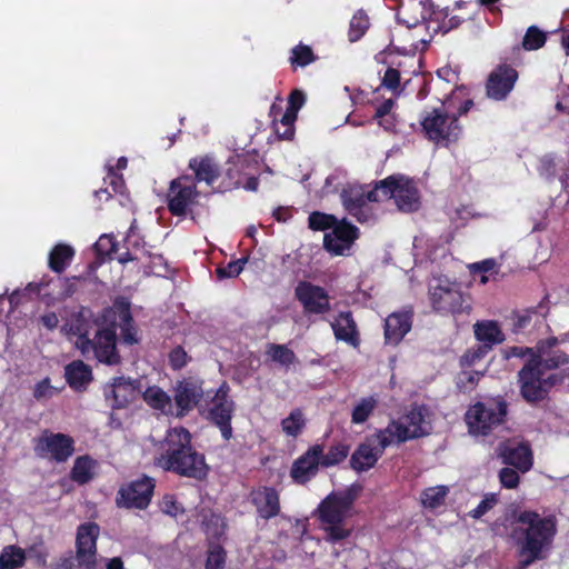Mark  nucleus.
Wrapping results in <instances>:
<instances>
[{
  "instance_id": "nucleus-27",
  "label": "nucleus",
  "mask_w": 569,
  "mask_h": 569,
  "mask_svg": "<svg viewBox=\"0 0 569 569\" xmlns=\"http://www.w3.org/2000/svg\"><path fill=\"white\" fill-rule=\"evenodd\" d=\"M119 302H123L131 310V302L127 297L118 296L114 298L112 306L102 309L100 315L96 318L94 323L100 330H112L117 333L119 322L124 319L122 309L118 306Z\"/></svg>"
},
{
  "instance_id": "nucleus-52",
  "label": "nucleus",
  "mask_w": 569,
  "mask_h": 569,
  "mask_svg": "<svg viewBox=\"0 0 569 569\" xmlns=\"http://www.w3.org/2000/svg\"><path fill=\"white\" fill-rule=\"evenodd\" d=\"M393 106L395 101L392 99H386L376 108L373 114V119L379 123V126L383 127V129L388 131L395 128L393 118L388 117Z\"/></svg>"
},
{
  "instance_id": "nucleus-14",
  "label": "nucleus",
  "mask_w": 569,
  "mask_h": 569,
  "mask_svg": "<svg viewBox=\"0 0 569 569\" xmlns=\"http://www.w3.org/2000/svg\"><path fill=\"white\" fill-rule=\"evenodd\" d=\"M518 79L519 72L511 64H497L486 79V97L493 101H505L515 89Z\"/></svg>"
},
{
  "instance_id": "nucleus-11",
  "label": "nucleus",
  "mask_w": 569,
  "mask_h": 569,
  "mask_svg": "<svg viewBox=\"0 0 569 569\" xmlns=\"http://www.w3.org/2000/svg\"><path fill=\"white\" fill-rule=\"evenodd\" d=\"M79 350L87 357L93 352L94 359L107 366L121 363V356L117 349V333L112 330L98 329L92 339L83 336L79 343Z\"/></svg>"
},
{
  "instance_id": "nucleus-21",
  "label": "nucleus",
  "mask_w": 569,
  "mask_h": 569,
  "mask_svg": "<svg viewBox=\"0 0 569 569\" xmlns=\"http://www.w3.org/2000/svg\"><path fill=\"white\" fill-rule=\"evenodd\" d=\"M250 502L263 520L276 518L281 512L280 495L273 487L261 486L250 492Z\"/></svg>"
},
{
  "instance_id": "nucleus-7",
  "label": "nucleus",
  "mask_w": 569,
  "mask_h": 569,
  "mask_svg": "<svg viewBox=\"0 0 569 569\" xmlns=\"http://www.w3.org/2000/svg\"><path fill=\"white\" fill-rule=\"evenodd\" d=\"M154 489L156 479L143 473L119 487L116 506L120 509L146 510L151 503Z\"/></svg>"
},
{
  "instance_id": "nucleus-46",
  "label": "nucleus",
  "mask_w": 569,
  "mask_h": 569,
  "mask_svg": "<svg viewBox=\"0 0 569 569\" xmlns=\"http://www.w3.org/2000/svg\"><path fill=\"white\" fill-rule=\"evenodd\" d=\"M339 220L333 214L313 211L308 217V226L315 231H326L332 229Z\"/></svg>"
},
{
  "instance_id": "nucleus-49",
  "label": "nucleus",
  "mask_w": 569,
  "mask_h": 569,
  "mask_svg": "<svg viewBox=\"0 0 569 569\" xmlns=\"http://www.w3.org/2000/svg\"><path fill=\"white\" fill-rule=\"evenodd\" d=\"M227 552L221 545H211L207 551L204 569H224Z\"/></svg>"
},
{
  "instance_id": "nucleus-45",
  "label": "nucleus",
  "mask_w": 569,
  "mask_h": 569,
  "mask_svg": "<svg viewBox=\"0 0 569 569\" xmlns=\"http://www.w3.org/2000/svg\"><path fill=\"white\" fill-rule=\"evenodd\" d=\"M447 493L446 486L429 487L422 491L421 501L425 507L436 509L445 502Z\"/></svg>"
},
{
  "instance_id": "nucleus-61",
  "label": "nucleus",
  "mask_w": 569,
  "mask_h": 569,
  "mask_svg": "<svg viewBox=\"0 0 569 569\" xmlns=\"http://www.w3.org/2000/svg\"><path fill=\"white\" fill-rule=\"evenodd\" d=\"M27 555L29 556L30 559H33L38 566H47L48 551L42 542L34 543L30 548H28L26 556Z\"/></svg>"
},
{
  "instance_id": "nucleus-38",
  "label": "nucleus",
  "mask_w": 569,
  "mask_h": 569,
  "mask_svg": "<svg viewBox=\"0 0 569 569\" xmlns=\"http://www.w3.org/2000/svg\"><path fill=\"white\" fill-rule=\"evenodd\" d=\"M298 114L286 109L278 121H273V131L281 140H292L295 137V122Z\"/></svg>"
},
{
  "instance_id": "nucleus-30",
  "label": "nucleus",
  "mask_w": 569,
  "mask_h": 569,
  "mask_svg": "<svg viewBox=\"0 0 569 569\" xmlns=\"http://www.w3.org/2000/svg\"><path fill=\"white\" fill-rule=\"evenodd\" d=\"M473 328L476 339L480 341L481 345H490V350L493 346L500 345L505 341V333L496 321H478Z\"/></svg>"
},
{
  "instance_id": "nucleus-5",
  "label": "nucleus",
  "mask_w": 569,
  "mask_h": 569,
  "mask_svg": "<svg viewBox=\"0 0 569 569\" xmlns=\"http://www.w3.org/2000/svg\"><path fill=\"white\" fill-rule=\"evenodd\" d=\"M429 301L435 312L442 316L469 313L471 306L456 282L437 278L428 287Z\"/></svg>"
},
{
  "instance_id": "nucleus-6",
  "label": "nucleus",
  "mask_w": 569,
  "mask_h": 569,
  "mask_svg": "<svg viewBox=\"0 0 569 569\" xmlns=\"http://www.w3.org/2000/svg\"><path fill=\"white\" fill-rule=\"evenodd\" d=\"M507 413L508 403L499 398L490 402H476L467 410L465 419L471 435L488 436L506 421Z\"/></svg>"
},
{
  "instance_id": "nucleus-28",
  "label": "nucleus",
  "mask_w": 569,
  "mask_h": 569,
  "mask_svg": "<svg viewBox=\"0 0 569 569\" xmlns=\"http://www.w3.org/2000/svg\"><path fill=\"white\" fill-rule=\"evenodd\" d=\"M98 468V460L92 458L90 455L78 456L74 459L69 476L73 482L78 483L79 486H83L94 479Z\"/></svg>"
},
{
  "instance_id": "nucleus-39",
  "label": "nucleus",
  "mask_w": 569,
  "mask_h": 569,
  "mask_svg": "<svg viewBox=\"0 0 569 569\" xmlns=\"http://www.w3.org/2000/svg\"><path fill=\"white\" fill-rule=\"evenodd\" d=\"M306 427V418L300 408L293 409L289 416L281 421L282 431L290 437L297 438Z\"/></svg>"
},
{
  "instance_id": "nucleus-36",
  "label": "nucleus",
  "mask_w": 569,
  "mask_h": 569,
  "mask_svg": "<svg viewBox=\"0 0 569 569\" xmlns=\"http://www.w3.org/2000/svg\"><path fill=\"white\" fill-rule=\"evenodd\" d=\"M350 452V446L348 443L338 442L329 447L327 453H325V447L322 446V458L321 468H330L343 462Z\"/></svg>"
},
{
  "instance_id": "nucleus-9",
  "label": "nucleus",
  "mask_w": 569,
  "mask_h": 569,
  "mask_svg": "<svg viewBox=\"0 0 569 569\" xmlns=\"http://www.w3.org/2000/svg\"><path fill=\"white\" fill-rule=\"evenodd\" d=\"M392 442V438L385 428L377 430L373 435L368 436L352 452L349 460L350 468L357 472L368 471L373 468L382 457L386 448Z\"/></svg>"
},
{
  "instance_id": "nucleus-1",
  "label": "nucleus",
  "mask_w": 569,
  "mask_h": 569,
  "mask_svg": "<svg viewBox=\"0 0 569 569\" xmlns=\"http://www.w3.org/2000/svg\"><path fill=\"white\" fill-rule=\"evenodd\" d=\"M557 526L555 515L543 517L533 510H523L518 515L510 535L517 551V569H527L548 558Z\"/></svg>"
},
{
  "instance_id": "nucleus-53",
  "label": "nucleus",
  "mask_w": 569,
  "mask_h": 569,
  "mask_svg": "<svg viewBox=\"0 0 569 569\" xmlns=\"http://www.w3.org/2000/svg\"><path fill=\"white\" fill-rule=\"evenodd\" d=\"M93 247L97 257L101 260H104L106 258L111 259L112 254L118 251V242L114 237L110 234H102Z\"/></svg>"
},
{
  "instance_id": "nucleus-19",
  "label": "nucleus",
  "mask_w": 569,
  "mask_h": 569,
  "mask_svg": "<svg viewBox=\"0 0 569 569\" xmlns=\"http://www.w3.org/2000/svg\"><path fill=\"white\" fill-rule=\"evenodd\" d=\"M359 237V229L346 221H338L331 229V232L325 233L323 247L325 249L336 256H343L347 250L351 248L353 242Z\"/></svg>"
},
{
  "instance_id": "nucleus-58",
  "label": "nucleus",
  "mask_w": 569,
  "mask_h": 569,
  "mask_svg": "<svg viewBox=\"0 0 569 569\" xmlns=\"http://www.w3.org/2000/svg\"><path fill=\"white\" fill-rule=\"evenodd\" d=\"M519 473L521 472L509 466L502 468L498 475L501 486L506 489H516L520 482Z\"/></svg>"
},
{
  "instance_id": "nucleus-56",
  "label": "nucleus",
  "mask_w": 569,
  "mask_h": 569,
  "mask_svg": "<svg viewBox=\"0 0 569 569\" xmlns=\"http://www.w3.org/2000/svg\"><path fill=\"white\" fill-rule=\"evenodd\" d=\"M248 258H241L237 260H232L227 263V266L219 267L216 269V273L218 279H227L238 277L243 270L244 264L247 263Z\"/></svg>"
},
{
  "instance_id": "nucleus-47",
  "label": "nucleus",
  "mask_w": 569,
  "mask_h": 569,
  "mask_svg": "<svg viewBox=\"0 0 569 569\" xmlns=\"http://www.w3.org/2000/svg\"><path fill=\"white\" fill-rule=\"evenodd\" d=\"M547 310L548 309L545 306L543 301H541L536 307H531V308L516 312L515 317H513V320H515L513 325H515L516 329L521 330V329L527 328L530 325L533 316L539 313L542 317H545L547 313Z\"/></svg>"
},
{
  "instance_id": "nucleus-64",
  "label": "nucleus",
  "mask_w": 569,
  "mask_h": 569,
  "mask_svg": "<svg viewBox=\"0 0 569 569\" xmlns=\"http://www.w3.org/2000/svg\"><path fill=\"white\" fill-rule=\"evenodd\" d=\"M306 102V94L303 91L299 89H295L290 92L288 97V107L287 109L291 112L298 114V111L303 107Z\"/></svg>"
},
{
  "instance_id": "nucleus-15",
  "label": "nucleus",
  "mask_w": 569,
  "mask_h": 569,
  "mask_svg": "<svg viewBox=\"0 0 569 569\" xmlns=\"http://www.w3.org/2000/svg\"><path fill=\"white\" fill-rule=\"evenodd\" d=\"M407 426L391 420L385 428L393 442L402 443L410 439H418L429 433L426 429L425 407H415L406 415Z\"/></svg>"
},
{
  "instance_id": "nucleus-40",
  "label": "nucleus",
  "mask_w": 569,
  "mask_h": 569,
  "mask_svg": "<svg viewBox=\"0 0 569 569\" xmlns=\"http://www.w3.org/2000/svg\"><path fill=\"white\" fill-rule=\"evenodd\" d=\"M266 355L281 366L289 367L297 360L296 353L286 345L268 343Z\"/></svg>"
},
{
  "instance_id": "nucleus-24",
  "label": "nucleus",
  "mask_w": 569,
  "mask_h": 569,
  "mask_svg": "<svg viewBox=\"0 0 569 569\" xmlns=\"http://www.w3.org/2000/svg\"><path fill=\"white\" fill-rule=\"evenodd\" d=\"M335 338L352 347L360 345V336L351 311H341L331 322Z\"/></svg>"
},
{
  "instance_id": "nucleus-51",
  "label": "nucleus",
  "mask_w": 569,
  "mask_h": 569,
  "mask_svg": "<svg viewBox=\"0 0 569 569\" xmlns=\"http://www.w3.org/2000/svg\"><path fill=\"white\" fill-rule=\"evenodd\" d=\"M490 345H477L465 351L460 357V367L469 368L475 366L490 352Z\"/></svg>"
},
{
  "instance_id": "nucleus-8",
  "label": "nucleus",
  "mask_w": 569,
  "mask_h": 569,
  "mask_svg": "<svg viewBox=\"0 0 569 569\" xmlns=\"http://www.w3.org/2000/svg\"><path fill=\"white\" fill-rule=\"evenodd\" d=\"M74 443V439L70 435L46 429L33 440V451L41 459L64 463L73 456Z\"/></svg>"
},
{
  "instance_id": "nucleus-42",
  "label": "nucleus",
  "mask_w": 569,
  "mask_h": 569,
  "mask_svg": "<svg viewBox=\"0 0 569 569\" xmlns=\"http://www.w3.org/2000/svg\"><path fill=\"white\" fill-rule=\"evenodd\" d=\"M142 398L149 407L162 412L170 407V397L157 386L148 387Z\"/></svg>"
},
{
  "instance_id": "nucleus-2",
  "label": "nucleus",
  "mask_w": 569,
  "mask_h": 569,
  "mask_svg": "<svg viewBox=\"0 0 569 569\" xmlns=\"http://www.w3.org/2000/svg\"><path fill=\"white\" fill-rule=\"evenodd\" d=\"M360 490V486L352 485L345 490L332 491L318 505L316 515L327 542L338 543L352 535L353 527L348 523V518Z\"/></svg>"
},
{
  "instance_id": "nucleus-35",
  "label": "nucleus",
  "mask_w": 569,
  "mask_h": 569,
  "mask_svg": "<svg viewBox=\"0 0 569 569\" xmlns=\"http://www.w3.org/2000/svg\"><path fill=\"white\" fill-rule=\"evenodd\" d=\"M26 562V551L18 546L10 545L0 553V569H18Z\"/></svg>"
},
{
  "instance_id": "nucleus-20",
  "label": "nucleus",
  "mask_w": 569,
  "mask_h": 569,
  "mask_svg": "<svg viewBox=\"0 0 569 569\" xmlns=\"http://www.w3.org/2000/svg\"><path fill=\"white\" fill-rule=\"evenodd\" d=\"M203 380L198 376L184 377L180 380V418L190 410L198 408L201 415L208 402L204 400Z\"/></svg>"
},
{
  "instance_id": "nucleus-23",
  "label": "nucleus",
  "mask_w": 569,
  "mask_h": 569,
  "mask_svg": "<svg viewBox=\"0 0 569 569\" xmlns=\"http://www.w3.org/2000/svg\"><path fill=\"white\" fill-rule=\"evenodd\" d=\"M138 389L136 381L126 379L124 377H116L112 383L104 391L107 400H112L111 407L113 409H121L127 407L136 399Z\"/></svg>"
},
{
  "instance_id": "nucleus-18",
  "label": "nucleus",
  "mask_w": 569,
  "mask_h": 569,
  "mask_svg": "<svg viewBox=\"0 0 569 569\" xmlns=\"http://www.w3.org/2000/svg\"><path fill=\"white\" fill-rule=\"evenodd\" d=\"M322 445L310 446L307 451L297 458L290 469L291 479L298 485H306L318 475L321 467Z\"/></svg>"
},
{
  "instance_id": "nucleus-22",
  "label": "nucleus",
  "mask_w": 569,
  "mask_h": 569,
  "mask_svg": "<svg viewBox=\"0 0 569 569\" xmlns=\"http://www.w3.org/2000/svg\"><path fill=\"white\" fill-rule=\"evenodd\" d=\"M412 319L413 311L411 309L390 313L383 326L386 345L398 346L411 330Z\"/></svg>"
},
{
  "instance_id": "nucleus-29",
  "label": "nucleus",
  "mask_w": 569,
  "mask_h": 569,
  "mask_svg": "<svg viewBox=\"0 0 569 569\" xmlns=\"http://www.w3.org/2000/svg\"><path fill=\"white\" fill-rule=\"evenodd\" d=\"M249 162V159L244 156H236L232 160H229L219 190L224 192L239 188L241 186L242 171L248 167Z\"/></svg>"
},
{
  "instance_id": "nucleus-17",
  "label": "nucleus",
  "mask_w": 569,
  "mask_h": 569,
  "mask_svg": "<svg viewBox=\"0 0 569 569\" xmlns=\"http://www.w3.org/2000/svg\"><path fill=\"white\" fill-rule=\"evenodd\" d=\"M295 296L302 305L305 313L323 315L331 309L326 289L311 282L300 281L295 289Z\"/></svg>"
},
{
  "instance_id": "nucleus-55",
  "label": "nucleus",
  "mask_w": 569,
  "mask_h": 569,
  "mask_svg": "<svg viewBox=\"0 0 569 569\" xmlns=\"http://www.w3.org/2000/svg\"><path fill=\"white\" fill-rule=\"evenodd\" d=\"M98 548L97 549H87V548H76V558L78 562V567L81 569H97L98 560Z\"/></svg>"
},
{
  "instance_id": "nucleus-62",
  "label": "nucleus",
  "mask_w": 569,
  "mask_h": 569,
  "mask_svg": "<svg viewBox=\"0 0 569 569\" xmlns=\"http://www.w3.org/2000/svg\"><path fill=\"white\" fill-rule=\"evenodd\" d=\"M83 277H66L63 278L62 289L60 292L61 298H70L79 290V282L84 281Z\"/></svg>"
},
{
  "instance_id": "nucleus-50",
  "label": "nucleus",
  "mask_w": 569,
  "mask_h": 569,
  "mask_svg": "<svg viewBox=\"0 0 569 569\" xmlns=\"http://www.w3.org/2000/svg\"><path fill=\"white\" fill-rule=\"evenodd\" d=\"M547 36L536 26H530L522 39V48L527 51L538 50L546 43Z\"/></svg>"
},
{
  "instance_id": "nucleus-32",
  "label": "nucleus",
  "mask_w": 569,
  "mask_h": 569,
  "mask_svg": "<svg viewBox=\"0 0 569 569\" xmlns=\"http://www.w3.org/2000/svg\"><path fill=\"white\" fill-rule=\"evenodd\" d=\"M92 312L88 307H79L78 310L70 313V317L66 323L68 327V331L74 336H78L76 341V346L79 349V343L83 336H89L88 333V322Z\"/></svg>"
},
{
  "instance_id": "nucleus-3",
  "label": "nucleus",
  "mask_w": 569,
  "mask_h": 569,
  "mask_svg": "<svg viewBox=\"0 0 569 569\" xmlns=\"http://www.w3.org/2000/svg\"><path fill=\"white\" fill-rule=\"evenodd\" d=\"M473 106V100L467 99L456 112H449L445 104L423 110L419 122L425 138L442 147L456 143L463 131L459 118L466 116Z\"/></svg>"
},
{
  "instance_id": "nucleus-57",
  "label": "nucleus",
  "mask_w": 569,
  "mask_h": 569,
  "mask_svg": "<svg viewBox=\"0 0 569 569\" xmlns=\"http://www.w3.org/2000/svg\"><path fill=\"white\" fill-rule=\"evenodd\" d=\"M198 197H199V192H198L196 186H181L180 184V191H179L180 218L182 216H184L188 206L191 203H194L197 201Z\"/></svg>"
},
{
  "instance_id": "nucleus-13",
  "label": "nucleus",
  "mask_w": 569,
  "mask_h": 569,
  "mask_svg": "<svg viewBox=\"0 0 569 569\" xmlns=\"http://www.w3.org/2000/svg\"><path fill=\"white\" fill-rule=\"evenodd\" d=\"M191 433L180 426V476L204 480L209 473V466L203 453L191 446Z\"/></svg>"
},
{
  "instance_id": "nucleus-43",
  "label": "nucleus",
  "mask_w": 569,
  "mask_h": 569,
  "mask_svg": "<svg viewBox=\"0 0 569 569\" xmlns=\"http://www.w3.org/2000/svg\"><path fill=\"white\" fill-rule=\"evenodd\" d=\"M370 26L369 17L363 10H358L351 18L349 24V40L356 42L360 40Z\"/></svg>"
},
{
  "instance_id": "nucleus-54",
  "label": "nucleus",
  "mask_w": 569,
  "mask_h": 569,
  "mask_svg": "<svg viewBox=\"0 0 569 569\" xmlns=\"http://www.w3.org/2000/svg\"><path fill=\"white\" fill-rule=\"evenodd\" d=\"M367 202H370L367 198V193L363 192H357L351 193L349 196H346L343 199V203L346 209L359 221H361V218L359 217V213L362 211V208L367 204Z\"/></svg>"
},
{
  "instance_id": "nucleus-33",
  "label": "nucleus",
  "mask_w": 569,
  "mask_h": 569,
  "mask_svg": "<svg viewBox=\"0 0 569 569\" xmlns=\"http://www.w3.org/2000/svg\"><path fill=\"white\" fill-rule=\"evenodd\" d=\"M100 527L96 522L81 523L77 529L76 548L97 549Z\"/></svg>"
},
{
  "instance_id": "nucleus-44",
  "label": "nucleus",
  "mask_w": 569,
  "mask_h": 569,
  "mask_svg": "<svg viewBox=\"0 0 569 569\" xmlns=\"http://www.w3.org/2000/svg\"><path fill=\"white\" fill-rule=\"evenodd\" d=\"M532 359L540 361V367L546 370H555L569 363V356L561 350H553L547 355H532Z\"/></svg>"
},
{
  "instance_id": "nucleus-37",
  "label": "nucleus",
  "mask_w": 569,
  "mask_h": 569,
  "mask_svg": "<svg viewBox=\"0 0 569 569\" xmlns=\"http://www.w3.org/2000/svg\"><path fill=\"white\" fill-rule=\"evenodd\" d=\"M118 306L122 309L124 315V319L119 322L122 341L128 346L136 345L139 342V338L131 310H129V307L123 302H119Z\"/></svg>"
},
{
  "instance_id": "nucleus-60",
  "label": "nucleus",
  "mask_w": 569,
  "mask_h": 569,
  "mask_svg": "<svg viewBox=\"0 0 569 569\" xmlns=\"http://www.w3.org/2000/svg\"><path fill=\"white\" fill-rule=\"evenodd\" d=\"M400 71L389 67L382 77L381 86L392 92H397L400 88Z\"/></svg>"
},
{
  "instance_id": "nucleus-12",
  "label": "nucleus",
  "mask_w": 569,
  "mask_h": 569,
  "mask_svg": "<svg viewBox=\"0 0 569 569\" xmlns=\"http://www.w3.org/2000/svg\"><path fill=\"white\" fill-rule=\"evenodd\" d=\"M543 376L545 370L540 367V361L532 358H528L518 371L517 383L519 392L527 403L537 405L546 400Z\"/></svg>"
},
{
  "instance_id": "nucleus-16",
  "label": "nucleus",
  "mask_w": 569,
  "mask_h": 569,
  "mask_svg": "<svg viewBox=\"0 0 569 569\" xmlns=\"http://www.w3.org/2000/svg\"><path fill=\"white\" fill-rule=\"evenodd\" d=\"M497 456L503 465L521 473H527L533 467V452L528 441H502L497 447Z\"/></svg>"
},
{
  "instance_id": "nucleus-59",
  "label": "nucleus",
  "mask_w": 569,
  "mask_h": 569,
  "mask_svg": "<svg viewBox=\"0 0 569 569\" xmlns=\"http://www.w3.org/2000/svg\"><path fill=\"white\" fill-rule=\"evenodd\" d=\"M498 502V498L495 493H489L483 497L479 505L469 512V516L473 519H480L489 510H491Z\"/></svg>"
},
{
  "instance_id": "nucleus-31",
  "label": "nucleus",
  "mask_w": 569,
  "mask_h": 569,
  "mask_svg": "<svg viewBox=\"0 0 569 569\" xmlns=\"http://www.w3.org/2000/svg\"><path fill=\"white\" fill-rule=\"evenodd\" d=\"M76 254L74 249L67 243L56 244L49 252L48 267L56 273H62L69 267Z\"/></svg>"
},
{
  "instance_id": "nucleus-48",
  "label": "nucleus",
  "mask_w": 569,
  "mask_h": 569,
  "mask_svg": "<svg viewBox=\"0 0 569 569\" xmlns=\"http://www.w3.org/2000/svg\"><path fill=\"white\" fill-rule=\"evenodd\" d=\"M156 465L164 470L178 472V443L168 441L166 452L156 458Z\"/></svg>"
},
{
  "instance_id": "nucleus-25",
  "label": "nucleus",
  "mask_w": 569,
  "mask_h": 569,
  "mask_svg": "<svg viewBox=\"0 0 569 569\" xmlns=\"http://www.w3.org/2000/svg\"><path fill=\"white\" fill-rule=\"evenodd\" d=\"M189 168L197 182H204L209 187H213L221 174L218 162L209 154L192 158L189 161Z\"/></svg>"
},
{
  "instance_id": "nucleus-10",
  "label": "nucleus",
  "mask_w": 569,
  "mask_h": 569,
  "mask_svg": "<svg viewBox=\"0 0 569 569\" xmlns=\"http://www.w3.org/2000/svg\"><path fill=\"white\" fill-rule=\"evenodd\" d=\"M229 392L230 386L227 381H223L210 400L211 407L208 410L204 408L207 420L220 430L224 441H229L232 438L231 421L236 411V403L229 397Z\"/></svg>"
},
{
  "instance_id": "nucleus-63",
  "label": "nucleus",
  "mask_w": 569,
  "mask_h": 569,
  "mask_svg": "<svg viewBox=\"0 0 569 569\" xmlns=\"http://www.w3.org/2000/svg\"><path fill=\"white\" fill-rule=\"evenodd\" d=\"M480 376H482L481 372L479 371H463L460 376H459V380L457 382V386L459 389H473L479 379H480Z\"/></svg>"
},
{
  "instance_id": "nucleus-34",
  "label": "nucleus",
  "mask_w": 569,
  "mask_h": 569,
  "mask_svg": "<svg viewBox=\"0 0 569 569\" xmlns=\"http://www.w3.org/2000/svg\"><path fill=\"white\" fill-rule=\"evenodd\" d=\"M318 59L312 48L300 42L290 51L289 63L293 71L298 68H305Z\"/></svg>"
},
{
  "instance_id": "nucleus-4",
  "label": "nucleus",
  "mask_w": 569,
  "mask_h": 569,
  "mask_svg": "<svg viewBox=\"0 0 569 569\" xmlns=\"http://www.w3.org/2000/svg\"><path fill=\"white\" fill-rule=\"evenodd\" d=\"M367 198L372 202L393 199L397 208L402 212H416L421 206L416 181L400 173L378 181L375 188L367 192Z\"/></svg>"
},
{
  "instance_id": "nucleus-26",
  "label": "nucleus",
  "mask_w": 569,
  "mask_h": 569,
  "mask_svg": "<svg viewBox=\"0 0 569 569\" xmlns=\"http://www.w3.org/2000/svg\"><path fill=\"white\" fill-rule=\"evenodd\" d=\"M64 378L72 390L84 391L93 380L92 369L82 360H73L64 367Z\"/></svg>"
},
{
  "instance_id": "nucleus-41",
  "label": "nucleus",
  "mask_w": 569,
  "mask_h": 569,
  "mask_svg": "<svg viewBox=\"0 0 569 569\" xmlns=\"http://www.w3.org/2000/svg\"><path fill=\"white\" fill-rule=\"evenodd\" d=\"M378 405V399L375 396L361 398L355 406L351 412V422L355 425L363 423L372 415Z\"/></svg>"
}]
</instances>
